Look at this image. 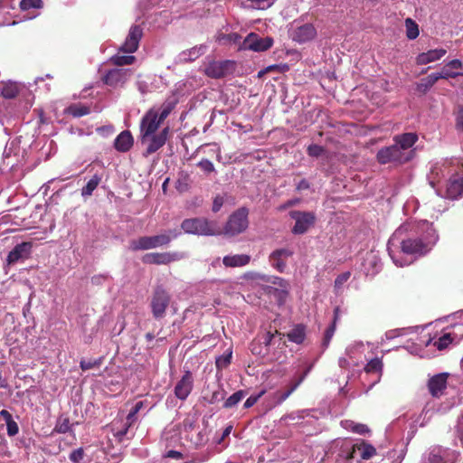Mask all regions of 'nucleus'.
Returning a JSON list of instances; mask_svg holds the SVG:
<instances>
[{
    "instance_id": "a19ab883",
    "label": "nucleus",
    "mask_w": 463,
    "mask_h": 463,
    "mask_svg": "<svg viewBox=\"0 0 463 463\" xmlns=\"http://www.w3.org/2000/svg\"><path fill=\"white\" fill-rule=\"evenodd\" d=\"M452 336L450 333H445L439 339L434 340L432 345L437 347L438 350L442 351L446 349L452 343Z\"/></svg>"
},
{
    "instance_id": "dca6fc26",
    "label": "nucleus",
    "mask_w": 463,
    "mask_h": 463,
    "mask_svg": "<svg viewBox=\"0 0 463 463\" xmlns=\"http://www.w3.org/2000/svg\"><path fill=\"white\" fill-rule=\"evenodd\" d=\"M317 35V30L311 24H305L293 30L291 37L293 41L304 43L313 40Z\"/></svg>"
},
{
    "instance_id": "aec40b11",
    "label": "nucleus",
    "mask_w": 463,
    "mask_h": 463,
    "mask_svg": "<svg viewBox=\"0 0 463 463\" xmlns=\"http://www.w3.org/2000/svg\"><path fill=\"white\" fill-rule=\"evenodd\" d=\"M246 278L252 281H256L257 283H270L279 286L283 289L287 288L286 281L279 277L268 276L258 272H249L246 274Z\"/></svg>"
},
{
    "instance_id": "f8f14e48",
    "label": "nucleus",
    "mask_w": 463,
    "mask_h": 463,
    "mask_svg": "<svg viewBox=\"0 0 463 463\" xmlns=\"http://www.w3.org/2000/svg\"><path fill=\"white\" fill-rule=\"evenodd\" d=\"M168 130V128H165L158 134H152L151 136L146 137V139L144 138V136H140L141 143L146 146V151L144 152L145 156L156 153L165 144Z\"/></svg>"
},
{
    "instance_id": "bf43d9fd",
    "label": "nucleus",
    "mask_w": 463,
    "mask_h": 463,
    "mask_svg": "<svg viewBox=\"0 0 463 463\" xmlns=\"http://www.w3.org/2000/svg\"><path fill=\"white\" fill-rule=\"evenodd\" d=\"M369 431H370L369 428L366 425L362 424V423H357L354 426V429L353 430V432L357 433V434H361V435L366 434Z\"/></svg>"
},
{
    "instance_id": "f257e3e1",
    "label": "nucleus",
    "mask_w": 463,
    "mask_h": 463,
    "mask_svg": "<svg viewBox=\"0 0 463 463\" xmlns=\"http://www.w3.org/2000/svg\"><path fill=\"white\" fill-rule=\"evenodd\" d=\"M438 239L432 223L427 221L406 222L392 233L387 249L393 263L404 267L430 252Z\"/></svg>"
},
{
    "instance_id": "ea45409f",
    "label": "nucleus",
    "mask_w": 463,
    "mask_h": 463,
    "mask_svg": "<svg viewBox=\"0 0 463 463\" xmlns=\"http://www.w3.org/2000/svg\"><path fill=\"white\" fill-rule=\"evenodd\" d=\"M405 26H406V36L410 40H414L419 36V33H420L419 26L411 18H407L405 20Z\"/></svg>"
},
{
    "instance_id": "680f3d73",
    "label": "nucleus",
    "mask_w": 463,
    "mask_h": 463,
    "mask_svg": "<svg viewBox=\"0 0 463 463\" xmlns=\"http://www.w3.org/2000/svg\"><path fill=\"white\" fill-rule=\"evenodd\" d=\"M447 64H448V67H449L451 71L458 70V69H460L462 67L461 61H459L458 59L452 60L449 62H448Z\"/></svg>"
},
{
    "instance_id": "412c9836",
    "label": "nucleus",
    "mask_w": 463,
    "mask_h": 463,
    "mask_svg": "<svg viewBox=\"0 0 463 463\" xmlns=\"http://www.w3.org/2000/svg\"><path fill=\"white\" fill-rule=\"evenodd\" d=\"M230 62L228 61H210L206 68L205 73L212 78L223 77L229 68Z\"/></svg>"
},
{
    "instance_id": "e2e57ef3",
    "label": "nucleus",
    "mask_w": 463,
    "mask_h": 463,
    "mask_svg": "<svg viewBox=\"0 0 463 463\" xmlns=\"http://www.w3.org/2000/svg\"><path fill=\"white\" fill-rule=\"evenodd\" d=\"M356 424H357L356 422L352 421V420H343V421H341L342 427L346 429V430H351V431L354 430V426Z\"/></svg>"
},
{
    "instance_id": "7c9ffc66",
    "label": "nucleus",
    "mask_w": 463,
    "mask_h": 463,
    "mask_svg": "<svg viewBox=\"0 0 463 463\" xmlns=\"http://www.w3.org/2000/svg\"><path fill=\"white\" fill-rule=\"evenodd\" d=\"M205 46H194L189 50H185L178 54L176 57L177 62H187L192 61L199 58L205 52Z\"/></svg>"
},
{
    "instance_id": "8fccbe9b",
    "label": "nucleus",
    "mask_w": 463,
    "mask_h": 463,
    "mask_svg": "<svg viewBox=\"0 0 463 463\" xmlns=\"http://www.w3.org/2000/svg\"><path fill=\"white\" fill-rule=\"evenodd\" d=\"M351 273L349 271L343 272L335 280V288L336 290L341 289L344 284L350 279Z\"/></svg>"
},
{
    "instance_id": "f03ea898",
    "label": "nucleus",
    "mask_w": 463,
    "mask_h": 463,
    "mask_svg": "<svg viewBox=\"0 0 463 463\" xmlns=\"http://www.w3.org/2000/svg\"><path fill=\"white\" fill-rule=\"evenodd\" d=\"M176 101L166 99L158 107L151 108L142 118L140 123V136L146 137L156 134L161 123L169 116L175 109Z\"/></svg>"
},
{
    "instance_id": "2f4dec72",
    "label": "nucleus",
    "mask_w": 463,
    "mask_h": 463,
    "mask_svg": "<svg viewBox=\"0 0 463 463\" xmlns=\"http://www.w3.org/2000/svg\"><path fill=\"white\" fill-rule=\"evenodd\" d=\"M358 450L360 452V456L363 459H369L376 454V449L373 446L364 441L360 443H356L352 446V452L348 456L349 458H354V452Z\"/></svg>"
},
{
    "instance_id": "f3484780",
    "label": "nucleus",
    "mask_w": 463,
    "mask_h": 463,
    "mask_svg": "<svg viewBox=\"0 0 463 463\" xmlns=\"http://www.w3.org/2000/svg\"><path fill=\"white\" fill-rule=\"evenodd\" d=\"M143 407V402H137L133 409L131 410V411H129V413L128 414L127 418H126V422L124 423V427L122 429H118L116 427L117 425V422H114L113 423V430L116 431L115 435L118 436V438H122L123 436H125L128 431V429L137 421V413L140 411V409Z\"/></svg>"
},
{
    "instance_id": "4c0bfd02",
    "label": "nucleus",
    "mask_w": 463,
    "mask_h": 463,
    "mask_svg": "<svg viewBox=\"0 0 463 463\" xmlns=\"http://www.w3.org/2000/svg\"><path fill=\"white\" fill-rule=\"evenodd\" d=\"M438 77L435 73H431L426 78H423L420 80V82L417 85V90L420 92H426L429 90L437 81Z\"/></svg>"
},
{
    "instance_id": "69168bd1",
    "label": "nucleus",
    "mask_w": 463,
    "mask_h": 463,
    "mask_svg": "<svg viewBox=\"0 0 463 463\" xmlns=\"http://www.w3.org/2000/svg\"><path fill=\"white\" fill-rule=\"evenodd\" d=\"M309 188V183L306 179L300 180L297 184L298 191L307 190Z\"/></svg>"
},
{
    "instance_id": "c03bdc74",
    "label": "nucleus",
    "mask_w": 463,
    "mask_h": 463,
    "mask_svg": "<svg viewBox=\"0 0 463 463\" xmlns=\"http://www.w3.org/2000/svg\"><path fill=\"white\" fill-rule=\"evenodd\" d=\"M364 350V344L362 342H354L349 345L345 350V354L349 359L353 360L356 353Z\"/></svg>"
},
{
    "instance_id": "20e7f679",
    "label": "nucleus",
    "mask_w": 463,
    "mask_h": 463,
    "mask_svg": "<svg viewBox=\"0 0 463 463\" xmlns=\"http://www.w3.org/2000/svg\"><path fill=\"white\" fill-rule=\"evenodd\" d=\"M175 231H167L154 236H144L130 241L129 248L132 250H147L168 245L170 241L178 236Z\"/></svg>"
},
{
    "instance_id": "7ed1b4c3",
    "label": "nucleus",
    "mask_w": 463,
    "mask_h": 463,
    "mask_svg": "<svg viewBox=\"0 0 463 463\" xmlns=\"http://www.w3.org/2000/svg\"><path fill=\"white\" fill-rule=\"evenodd\" d=\"M143 30L139 25L131 26L129 33L119 49V52L110 58V61L116 65V68H120L124 65L132 64L136 58L133 55H124L121 52L133 53L135 52L139 44L142 37Z\"/></svg>"
},
{
    "instance_id": "338daca9",
    "label": "nucleus",
    "mask_w": 463,
    "mask_h": 463,
    "mask_svg": "<svg viewBox=\"0 0 463 463\" xmlns=\"http://www.w3.org/2000/svg\"><path fill=\"white\" fill-rule=\"evenodd\" d=\"M95 364L96 363H92L90 361L87 362V361L82 360L80 363V366L83 371H86V370L92 368L95 365Z\"/></svg>"
},
{
    "instance_id": "a878e982",
    "label": "nucleus",
    "mask_w": 463,
    "mask_h": 463,
    "mask_svg": "<svg viewBox=\"0 0 463 463\" xmlns=\"http://www.w3.org/2000/svg\"><path fill=\"white\" fill-rule=\"evenodd\" d=\"M448 373H439L429 381V390L433 396H439L446 388Z\"/></svg>"
},
{
    "instance_id": "6ab92c4d",
    "label": "nucleus",
    "mask_w": 463,
    "mask_h": 463,
    "mask_svg": "<svg viewBox=\"0 0 463 463\" xmlns=\"http://www.w3.org/2000/svg\"><path fill=\"white\" fill-rule=\"evenodd\" d=\"M291 255L292 251L288 249L276 250L269 256L270 264L279 272H283L286 268V260Z\"/></svg>"
},
{
    "instance_id": "13d9d810",
    "label": "nucleus",
    "mask_w": 463,
    "mask_h": 463,
    "mask_svg": "<svg viewBox=\"0 0 463 463\" xmlns=\"http://www.w3.org/2000/svg\"><path fill=\"white\" fill-rule=\"evenodd\" d=\"M224 203V197L222 196V195H217L214 200H213V211L214 213L220 211V209L222 208V206L223 205Z\"/></svg>"
},
{
    "instance_id": "774afa93",
    "label": "nucleus",
    "mask_w": 463,
    "mask_h": 463,
    "mask_svg": "<svg viewBox=\"0 0 463 463\" xmlns=\"http://www.w3.org/2000/svg\"><path fill=\"white\" fill-rule=\"evenodd\" d=\"M0 416L5 420V423H7L8 421H11L13 420L12 415L6 410H2L0 411Z\"/></svg>"
},
{
    "instance_id": "72a5a7b5",
    "label": "nucleus",
    "mask_w": 463,
    "mask_h": 463,
    "mask_svg": "<svg viewBox=\"0 0 463 463\" xmlns=\"http://www.w3.org/2000/svg\"><path fill=\"white\" fill-rule=\"evenodd\" d=\"M19 91L20 88L15 82L7 81L0 84V94L5 99L14 98Z\"/></svg>"
},
{
    "instance_id": "2eb2a0df",
    "label": "nucleus",
    "mask_w": 463,
    "mask_h": 463,
    "mask_svg": "<svg viewBox=\"0 0 463 463\" xmlns=\"http://www.w3.org/2000/svg\"><path fill=\"white\" fill-rule=\"evenodd\" d=\"M193 386V375L190 371H186L175 386V396L182 401L185 400L191 393Z\"/></svg>"
},
{
    "instance_id": "bb28decb",
    "label": "nucleus",
    "mask_w": 463,
    "mask_h": 463,
    "mask_svg": "<svg viewBox=\"0 0 463 463\" xmlns=\"http://www.w3.org/2000/svg\"><path fill=\"white\" fill-rule=\"evenodd\" d=\"M420 329L417 332V334H415L417 335V342L415 344V346H410V345H408L405 348L411 354H420L421 349L423 347H428L430 346V345H432V342H433V338L430 337L429 335H422V332L424 330V327L423 326H420Z\"/></svg>"
},
{
    "instance_id": "a18cd8bd",
    "label": "nucleus",
    "mask_w": 463,
    "mask_h": 463,
    "mask_svg": "<svg viewBox=\"0 0 463 463\" xmlns=\"http://www.w3.org/2000/svg\"><path fill=\"white\" fill-rule=\"evenodd\" d=\"M232 354V352L228 350L226 354L217 357L215 361L216 367L218 369H223L227 367L231 363Z\"/></svg>"
},
{
    "instance_id": "393cba45",
    "label": "nucleus",
    "mask_w": 463,
    "mask_h": 463,
    "mask_svg": "<svg viewBox=\"0 0 463 463\" xmlns=\"http://www.w3.org/2000/svg\"><path fill=\"white\" fill-rule=\"evenodd\" d=\"M418 140V137L414 133H405L402 135L396 136L394 137V144L399 146L401 152H406L410 156L411 151L410 148L416 143Z\"/></svg>"
},
{
    "instance_id": "4468645a",
    "label": "nucleus",
    "mask_w": 463,
    "mask_h": 463,
    "mask_svg": "<svg viewBox=\"0 0 463 463\" xmlns=\"http://www.w3.org/2000/svg\"><path fill=\"white\" fill-rule=\"evenodd\" d=\"M185 258V255L182 252H153L144 256V262L148 264H169L174 261H178Z\"/></svg>"
},
{
    "instance_id": "1a4fd4ad",
    "label": "nucleus",
    "mask_w": 463,
    "mask_h": 463,
    "mask_svg": "<svg viewBox=\"0 0 463 463\" xmlns=\"http://www.w3.org/2000/svg\"><path fill=\"white\" fill-rule=\"evenodd\" d=\"M411 156L406 152H401L399 146L393 144L392 146L382 148L377 153V159L379 163L384 165L388 163H404L410 159Z\"/></svg>"
},
{
    "instance_id": "5fc2aeb1",
    "label": "nucleus",
    "mask_w": 463,
    "mask_h": 463,
    "mask_svg": "<svg viewBox=\"0 0 463 463\" xmlns=\"http://www.w3.org/2000/svg\"><path fill=\"white\" fill-rule=\"evenodd\" d=\"M456 128L460 134H463V108L458 109L456 115Z\"/></svg>"
},
{
    "instance_id": "e433bc0d",
    "label": "nucleus",
    "mask_w": 463,
    "mask_h": 463,
    "mask_svg": "<svg viewBox=\"0 0 463 463\" xmlns=\"http://www.w3.org/2000/svg\"><path fill=\"white\" fill-rule=\"evenodd\" d=\"M101 181V176L95 174L87 183V184L81 190L82 196H90L93 191L98 187Z\"/></svg>"
},
{
    "instance_id": "0eeeda50",
    "label": "nucleus",
    "mask_w": 463,
    "mask_h": 463,
    "mask_svg": "<svg viewBox=\"0 0 463 463\" xmlns=\"http://www.w3.org/2000/svg\"><path fill=\"white\" fill-rule=\"evenodd\" d=\"M132 75L133 71L131 69L113 68L102 75V81L110 88L118 89L124 87Z\"/></svg>"
},
{
    "instance_id": "f704fd0d",
    "label": "nucleus",
    "mask_w": 463,
    "mask_h": 463,
    "mask_svg": "<svg viewBox=\"0 0 463 463\" xmlns=\"http://www.w3.org/2000/svg\"><path fill=\"white\" fill-rule=\"evenodd\" d=\"M365 269L368 273H376L381 268V261L380 259L377 257L374 253H370L364 263Z\"/></svg>"
},
{
    "instance_id": "5701e85b",
    "label": "nucleus",
    "mask_w": 463,
    "mask_h": 463,
    "mask_svg": "<svg viewBox=\"0 0 463 463\" xmlns=\"http://www.w3.org/2000/svg\"><path fill=\"white\" fill-rule=\"evenodd\" d=\"M446 53L447 50L443 48L429 50L428 52L420 53L416 58V62L419 65H426L440 60Z\"/></svg>"
},
{
    "instance_id": "6e6d98bb",
    "label": "nucleus",
    "mask_w": 463,
    "mask_h": 463,
    "mask_svg": "<svg viewBox=\"0 0 463 463\" xmlns=\"http://www.w3.org/2000/svg\"><path fill=\"white\" fill-rule=\"evenodd\" d=\"M84 456V451L81 448L73 450L70 454V459L74 463H79Z\"/></svg>"
},
{
    "instance_id": "ddd939ff",
    "label": "nucleus",
    "mask_w": 463,
    "mask_h": 463,
    "mask_svg": "<svg viewBox=\"0 0 463 463\" xmlns=\"http://www.w3.org/2000/svg\"><path fill=\"white\" fill-rule=\"evenodd\" d=\"M292 219L296 223L292 229L295 234H302L306 232L315 222V215L312 213L293 211L290 213Z\"/></svg>"
},
{
    "instance_id": "603ef678",
    "label": "nucleus",
    "mask_w": 463,
    "mask_h": 463,
    "mask_svg": "<svg viewBox=\"0 0 463 463\" xmlns=\"http://www.w3.org/2000/svg\"><path fill=\"white\" fill-rule=\"evenodd\" d=\"M198 166L206 173H212L214 171L213 164L208 159H202L198 163Z\"/></svg>"
},
{
    "instance_id": "423d86ee",
    "label": "nucleus",
    "mask_w": 463,
    "mask_h": 463,
    "mask_svg": "<svg viewBox=\"0 0 463 463\" xmlns=\"http://www.w3.org/2000/svg\"><path fill=\"white\" fill-rule=\"evenodd\" d=\"M248 227V210L241 208L233 213L226 225L224 226L223 232L229 236H234L244 232Z\"/></svg>"
},
{
    "instance_id": "9d476101",
    "label": "nucleus",
    "mask_w": 463,
    "mask_h": 463,
    "mask_svg": "<svg viewBox=\"0 0 463 463\" xmlns=\"http://www.w3.org/2000/svg\"><path fill=\"white\" fill-rule=\"evenodd\" d=\"M170 302V295L163 288L155 290L151 300V309L155 318H162Z\"/></svg>"
},
{
    "instance_id": "052dcab7",
    "label": "nucleus",
    "mask_w": 463,
    "mask_h": 463,
    "mask_svg": "<svg viewBox=\"0 0 463 463\" xmlns=\"http://www.w3.org/2000/svg\"><path fill=\"white\" fill-rule=\"evenodd\" d=\"M70 429V426H69V421L68 420H64L61 423H58L55 427V430L59 432V433H65L69 430Z\"/></svg>"
},
{
    "instance_id": "58836bf2",
    "label": "nucleus",
    "mask_w": 463,
    "mask_h": 463,
    "mask_svg": "<svg viewBox=\"0 0 463 463\" xmlns=\"http://www.w3.org/2000/svg\"><path fill=\"white\" fill-rule=\"evenodd\" d=\"M65 112L75 117H82L90 113V109L84 105L74 104L65 109Z\"/></svg>"
},
{
    "instance_id": "c9c22d12",
    "label": "nucleus",
    "mask_w": 463,
    "mask_h": 463,
    "mask_svg": "<svg viewBox=\"0 0 463 463\" xmlns=\"http://www.w3.org/2000/svg\"><path fill=\"white\" fill-rule=\"evenodd\" d=\"M305 327L301 325L296 326L290 332L288 333V338L289 341L301 344L305 340Z\"/></svg>"
},
{
    "instance_id": "a211bd4d",
    "label": "nucleus",
    "mask_w": 463,
    "mask_h": 463,
    "mask_svg": "<svg viewBox=\"0 0 463 463\" xmlns=\"http://www.w3.org/2000/svg\"><path fill=\"white\" fill-rule=\"evenodd\" d=\"M32 250L31 242H22L17 244L8 254L7 262L8 264H14L22 259H25L29 256Z\"/></svg>"
},
{
    "instance_id": "c756f323",
    "label": "nucleus",
    "mask_w": 463,
    "mask_h": 463,
    "mask_svg": "<svg viewBox=\"0 0 463 463\" xmlns=\"http://www.w3.org/2000/svg\"><path fill=\"white\" fill-rule=\"evenodd\" d=\"M134 139L128 130L122 131L115 139L114 146L119 152H128L133 146Z\"/></svg>"
},
{
    "instance_id": "cd10ccee",
    "label": "nucleus",
    "mask_w": 463,
    "mask_h": 463,
    "mask_svg": "<svg viewBox=\"0 0 463 463\" xmlns=\"http://www.w3.org/2000/svg\"><path fill=\"white\" fill-rule=\"evenodd\" d=\"M463 194V178L459 175L452 176L447 185V197L457 199Z\"/></svg>"
},
{
    "instance_id": "864d4df0",
    "label": "nucleus",
    "mask_w": 463,
    "mask_h": 463,
    "mask_svg": "<svg viewBox=\"0 0 463 463\" xmlns=\"http://www.w3.org/2000/svg\"><path fill=\"white\" fill-rule=\"evenodd\" d=\"M335 331V324L333 323L326 331L323 344L325 346L329 345L330 340L332 339Z\"/></svg>"
},
{
    "instance_id": "3c124183",
    "label": "nucleus",
    "mask_w": 463,
    "mask_h": 463,
    "mask_svg": "<svg viewBox=\"0 0 463 463\" xmlns=\"http://www.w3.org/2000/svg\"><path fill=\"white\" fill-rule=\"evenodd\" d=\"M325 152V149L323 148V146H318V145H310L308 147H307V154L310 156H313V157H318L320 156L321 155H323Z\"/></svg>"
},
{
    "instance_id": "49530a36",
    "label": "nucleus",
    "mask_w": 463,
    "mask_h": 463,
    "mask_svg": "<svg viewBox=\"0 0 463 463\" xmlns=\"http://www.w3.org/2000/svg\"><path fill=\"white\" fill-rule=\"evenodd\" d=\"M42 6V0H22L20 7L23 11L29 9H38Z\"/></svg>"
},
{
    "instance_id": "c85d7f7f",
    "label": "nucleus",
    "mask_w": 463,
    "mask_h": 463,
    "mask_svg": "<svg viewBox=\"0 0 463 463\" xmlns=\"http://www.w3.org/2000/svg\"><path fill=\"white\" fill-rule=\"evenodd\" d=\"M250 256L248 254L227 255L222 259V263L226 268H239L249 264Z\"/></svg>"
},
{
    "instance_id": "4be33fe9",
    "label": "nucleus",
    "mask_w": 463,
    "mask_h": 463,
    "mask_svg": "<svg viewBox=\"0 0 463 463\" xmlns=\"http://www.w3.org/2000/svg\"><path fill=\"white\" fill-rule=\"evenodd\" d=\"M307 373H308V370L302 376H300L298 380L291 383L290 386L288 387V389L287 391H284V392L277 391L276 392H274L272 394V399H273L272 406L279 405V404L282 403L284 401H286L291 395V393L300 385V383L303 382V380L305 379Z\"/></svg>"
},
{
    "instance_id": "6e6552de",
    "label": "nucleus",
    "mask_w": 463,
    "mask_h": 463,
    "mask_svg": "<svg viewBox=\"0 0 463 463\" xmlns=\"http://www.w3.org/2000/svg\"><path fill=\"white\" fill-rule=\"evenodd\" d=\"M458 458V453L456 450L437 447L430 450L421 463H455Z\"/></svg>"
},
{
    "instance_id": "39448f33",
    "label": "nucleus",
    "mask_w": 463,
    "mask_h": 463,
    "mask_svg": "<svg viewBox=\"0 0 463 463\" xmlns=\"http://www.w3.org/2000/svg\"><path fill=\"white\" fill-rule=\"evenodd\" d=\"M182 229L185 233L213 236L222 233V231L213 222H209L204 218L185 219L182 224Z\"/></svg>"
},
{
    "instance_id": "79ce46f5",
    "label": "nucleus",
    "mask_w": 463,
    "mask_h": 463,
    "mask_svg": "<svg viewBox=\"0 0 463 463\" xmlns=\"http://www.w3.org/2000/svg\"><path fill=\"white\" fill-rule=\"evenodd\" d=\"M246 395L245 392L242 390H240L233 394H232L224 402L225 408H232L237 405Z\"/></svg>"
},
{
    "instance_id": "0e129e2a",
    "label": "nucleus",
    "mask_w": 463,
    "mask_h": 463,
    "mask_svg": "<svg viewBox=\"0 0 463 463\" xmlns=\"http://www.w3.org/2000/svg\"><path fill=\"white\" fill-rule=\"evenodd\" d=\"M166 458L180 459L182 458V453L176 450H169L165 454Z\"/></svg>"
},
{
    "instance_id": "b1692460",
    "label": "nucleus",
    "mask_w": 463,
    "mask_h": 463,
    "mask_svg": "<svg viewBox=\"0 0 463 463\" xmlns=\"http://www.w3.org/2000/svg\"><path fill=\"white\" fill-rule=\"evenodd\" d=\"M282 336L283 335L278 331L275 333H271L270 331L266 332L260 338V343L263 344L266 348L265 352H262L261 350L257 351L255 347H253L252 353L265 355L268 353L269 347L276 345L277 343H279L278 345H279L280 342L282 341Z\"/></svg>"
},
{
    "instance_id": "09e8293b",
    "label": "nucleus",
    "mask_w": 463,
    "mask_h": 463,
    "mask_svg": "<svg viewBox=\"0 0 463 463\" xmlns=\"http://www.w3.org/2000/svg\"><path fill=\"white\" fill-rule=\"evenodd\" d=\"M266 393V390L263 389L259 392L257 394H251L244 402V408L252 407L264 394Z\"/></svg>"
},
{
    "instance_id": "37998d69",
    "label": "nucleus",
    "mask_w": 463,
    "mask_h": 463,
    "mask_svg": "<svg viewBox=\"0 0 463 463\" xmlns=\"http://www.w3.org/2000/svg\"><path fill=\"white\" fill-rule=\"evenodd\" d=\"M365 372L366 373H381L383 369V362L379 358L372 359L367 363L365 365Z\"/></svg>"
},
{
    "instance_id": "4d7b16f0",
    "label": "nucleus",
    "mask_w": 463,
    "mask_h": 463,
    "mask_svg": "<svg viewBox=\"0 0 463 463\" xmlns=\"http://www.w3.org/2000/svg\"><path fill=\"white\" fill-rule=\"evenodd\" d=\"M6 428H7V434L11 437L16 435L19 431V427L14 420H12L11 421H8L6 423Z\"/></svg>"
},
{
    "instance_id": "de8ad7c7",
    "label": "nucleus",
    "mask_w": 463,
    "mask_h": 463,
    "mask_svg": "<svg viewBox=\"0 0 463 463\" xmlns=\"http://www.w3.org/2000/svg\"><path fill=\"white\" fill-rule=\"evenodd\" d=\"M436 76L438 77V80L439 79H449V78H455L459 75V72L453 71L450 70L449 67H448V64L444 66L440 72H434Z\"/></svg>"
},
{
    "instance_id": "473e14b6",
    "label": "nucleus",
    "mask_w": 463,
    "mask_h": 463,
    "mask_svg": "<svg viewBox=\"0 0 463 463\" xmlns=\"http://www.w3.org/2000/svg\"><path fill=\"white\" fill-rule=\"evenodd\" d=\"M420 329V327L419 326L392 329L385 333L384 337L386 340H392L396 337L405 336L411 334H417Z\"/></svg>"
},
{
    "instance_id": "9b49d317",
    "label": "nucleus",
    "mask_w": 463,
    "mask_h": 463,
    "mask_svg": "<svg viewBox=\"0 0 463 463\" xmlns=\"http://www.w3.org/2000/svg\"><path fill=\"white\" fill-rule=\"evenodd\" d=\"M273 45L271 37H260L257 33H250L243 41L242 49L253 52H265Z\"/></svg>"
}]
</instances>
